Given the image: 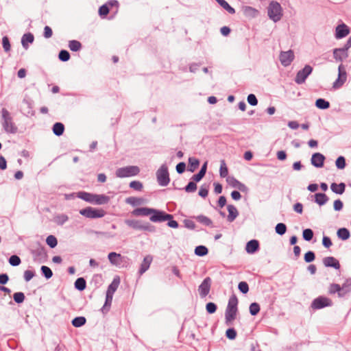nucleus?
Instances as JSON below:
<instances>
[{
    "label": "nucleus",
    "mask_w": 351,
    "mask_h": 351,
    "mask_svg": "<svg viewBox=\"0 0 351 351\" xmlns=\"http://www.w3.org/2000/svg\"><path fill=\"white\" fill-rule=\"evenodd\" d=\"M40 271H41L42 274L47 279L51 278L53 276V272H52L51 269L47 266L43 265L40 268Z\"/></svg>",
    "instance_id": "nucleus-48"
},
{
    "label": "nucleus",
    "mask_w": 351,
    "mask_h": 351,
    "mask_svg": "<svg viewBox=\"0 0 351 351\" xmlns=\"http://www.w3.org/2000/svg\"><path fill=\"white\" fill-rule=\"evenodd\" d=\"M69 47L72 51H78L82 48V44L77 40H72L69 42Z\"/></svg>",
    "instance_id": "nucleus-41"
},
{
    "label": "nucleus",
    "mask_w": 351,
    "mask_h": 351,
    "mask_svg": "<svg viewBox=\"0 0 351 351\" xmlns=\"http://www.w3.org/2000/svg\"><path fill=\"white\" fill-rule=\"evenodd\" d=\"M238 289L243 293H247L249 291V286L246 282H240L238 285Z\"/></svg>",
    "instance_id": "nucleus-58"
},
{
    "label": "nucleus",
    "mask_w": 351,
    "mask_h": 351,
    "mask_svg": "<svg viewBox=\"0 0 351 351\" xmlns=\"http://www.w3.org/2000/svg\"><path fill=\"white\" fill-rule=\"evenodd\" d=\"M324 160L325 156L322 154L315 153L311 157V164L317 168H320L324 166Z\"/></svg>",
    "instance_id": "nucleus-18"
},
{
    "label": "nucleus",
    "mask_w": 351,
    "mask_h": 351,
    "mask_svg": "<svg viewBox=\"0 0 351 351\" xmlns=\"http://www.w3.org/2000/svg\"><path fill=\"white\" fill-rule=\"evenodd\" d=\"M219 175L221 178L228 177V169L224 160L220 161Z\"/></svg>",
    "instance_id": "nucleus-40"
},
{
    "label": "nucleus",
    "mask_w": 351,
    "mask_h": 351,
    "mask_svg": "<svg viewBox=\"0 0 351 351\" xmlns=\"http://www.w3.org/2000/svg\"><path fill=\"white\" fill-rule=\"evenodd\" d=\"M244 13L246 16L255 17L258 14V10L250 6H246L243 9Z\"/></svg>",
    "instance_id": "nucleus-46"
},
{
    "label": "nucleus",
    "mask_w": 351,
    "mask_h": 351,
    "mask_svg": "<svg viewBox=\"0 0 351 351\" xmlns=\"http://www.w3.org/2000/svg\"><path fill=\"white\" fill-rule=\"evenodd\" d=\"M341 290L340 298L344 297L351 291V278H348L344 282L342 286H341Z\"/></svg>",
    "instance_id": "nucleus-31"
},
{
    "label": "nucleus",
    "mask_w": 351,
    "mask_h": 351,
    "mask_svg": "<svg viewBox=\"0 0 351 351\" xmlns=\"http://www.w3.org/2000/svg\"><path fill=\"white\" fill-rule=\"evenodd\" d=\"M110 197L106 195L101 194H93V203L97 205H102L108 203Z\"/></svg>",
    "instance_id": "nucleus-21"
},
{
    "label": "nucleus",
    "mask_w": 351,
    "mask_h": 351,
    "mask_svg": "<svg viewBox=\"0 0 351 351\" xmlns=\"http://www.w3.org/2000/svg\"><path fill=\"white\" fill-rule=\"evenodd\" d=\"M337 237L341 240L346 241L350 237V231L346 228H341L337 230Z\"/></svg>",
    "instance_id": "nucleus-33"
},
{
    "label": "nucleus",
    "mask_w": 351,
    "mask_h": 351,
    "mask_svg": "<svg viewBox=\"0 0 351 351\" xmlns=\"http://www.w3.org/2000/svg\"><path fill=\"white\" fill-rule=\"evenodd\" d=\"M211 286V279L210 277H206L200 284L198 288L199 295L202 298L206 297L210 292Z\"/></svg>",
    "instance_id": "nucleus-13"
},
{
    "label": "nucleus",
    "mask_w": 351,
    "mask_h": 351,
    "mask_svg": "<svg viewBox=\"0 0 351 351\" xmlns=\"http://www.w3.org/2000/svg\"><path fill=\"white\" fill-rule=\"evenodd\" d=\"M80 215L89 219H97L103 217L106 215V212L101 208H95L92 207H86L80 210Z\"/></svg>",
    "instance_id": "nucleus-7"
},
{
    "label": "nucleus",
    "mask_w": 351,
    "mask_h": 351,
    "mask_svg": "<svg viewBox=\"0 0 351 351\" xmlns=\"http://www.w3.org/2000/svg\"><path fill=\"white\" fill-rule=\"evenodd\" d=\"M132 215L134 216H149V220L154 223H161L167 221V226L172 228H178V223L173 219L171 214L152 208L141 207L132 210Z\"/></svg>",
    "instance_id": "nucleus-1"
},
{
    "label": "nucleus",
    "mask_w": 351,
    "mask_h": 351,
    "mask_svg": "<svg viewBox=\"0 0 351 351\" xmlns=\"http://www.w3.org/2000/svg\"><path fill=\"white\" fill-rule=\"evenodd\" d=\"M197 189V184L191 181L188 183V184L184 187V190L187 193H193L195 192Z\"/></svg>",
    "instance_id": "nucleus-57"
},
{
    "label": "nucleus",
    "mask_w": 351,
    "mask_h": 351,
    "mask_svg": "<svg viewBox=\"0 0 351 351\" xmlns=\"http://www.w3.org/2000/svg\"><path fill=\"white\" fill-rule=\"evenodd\" d=\"M323 263L324 266L327 267H333L336 269H339L340 268L339 261L332 256L325 257L323 259Z\"/></svg>",
    "instance_id": "nucleus-20"
},
{
    "label": "nucleus",
    "mask_w": 351,
    "mask_h": 351,
    "mask_svg": "<svg viewBox=\"0 0 351 351\" xmlns=\"http://www.w3.org/2000/svg\"><path fill=\"white\" fill-rule=\"evenodd\" d=\"M332 304V302L330 299L324 296H319L313 300L311 306L312 308L317 310L330 306Z\"/></svg>",
    "instance_id": "nucleus-8"
},
{
    "label": "nucleus",
    "mask_w": 351,
    "mask_h": 351,
    "mask_svg": "<svg viewBox=\"0 0 351 351\" xmlns=\"http://www.w3.org/2000/svg\"><path fill=\"white\" fill-rule=\"evenodd\" d=\"M260 311V306L256 302H253L250 306V313L252 315H256Z\"/></svg>",
    "instance_id": "nucleus-54"
},
{
    "label": "nucleus",
    "mask_w": 351,
    "mask_h": 351,
    "mask_svg": "<svg viewBox=\"0 0 351 351\" xmlns=\"http://www.w3.org/2000/svg\"><path fill=\"white\" fill-rule=\"evenodd\" d=\"M227 183L232 187L237 188L241 191H245L247 190L246 186L239 182L233 176H228L226 178Z\"/></svg>",
    "instance_id": "nucleus-16"
},
{
    "label": "nucleus",
    "mask_w": 351,
    "mask_h": 351,
    "mask_svg": "<svg viewBox=\"0 0 351 351\" xmlns=\"http://www.w3.org/2000/svg\"><path fill=\"white\" fill-rule=\"evenodd\" d=\"M315 202L317 203L319 206H323L328 202L329 200L328 197L322 193H315Z\"/></svg>",
    "instance_id": "nucleus-28"
},
{
    "label": "nucleus",
    "mask_w": 351,
    "mask_h": 351,
    "mask_svg": "<svg viewBox=\"0 0 351 351\" xmlns=\"http://www.w3.org/2000/svg\"><path fill=\"white\" fill-rule=\"evenodd\" d=\"M109 13V7L108 4L101 5L99 9V14L101 16H105Z\"/></svg>",
    "instance_id": "nucleus-64"
},
{
    "label": "nucleus",
    "mask_w": 351,
    "mask_h": 351,
    "mask_svg": "<svg viewBox=\"0 0 351 351\" xmlns=\"http://www.w3.org/2000/svg\"><path fill=\"white\" fill-rule=\"evenodd\" d=\"M224 10L230 14H234L235 10L230 6L228 3L225 0H215Z\"/></svg>",
    "instance_id": "nucleus-37"
},
{
    "label": "nucleus",
    "mask_w": 351,
    "mask_h": 351,
    "mask_svg": "<svg viewBox=\"0 0 351 351\" xmlns=\"http://www.w3.org/2000/svg\"><path fill=\"white\" fill-rule=\"evenodd\" d=\"M86 282L83 278H78L75 282V288L79 291H83L86 289Z\"/></svg>",
    "instance_id": "nucleus-42"
},
{
    "label": "nucleus",
    "mask_w": 351,
    "mask_h": 351,
    "mask_svg": "<svg viewBox=\"0 0 351 351\" xmlns=\"http://www.w3.org/2000/svg\"><path fill=\"white\" fill-rule=\"evenodd\" d=\"M31 254L33 256L34 261L39 263L45 262L47 255L45 249L43 246L32 250Z\"/></svg>",
    "instance_id": "nucleus-10"
},
{
    "label": "nucleus",
    "mask_w": 351,
    "mask_h": 351,
    "mask_svg": "<svg viewBox=\"0 0 351 351\" xmlns=\"http://www.w3.org/2000/svg\"><path fill=\"white\" fill-rule=\"evenodd\" d=\"M52 130L55 135L60 136L64 133V125L62 123L57 122L53 125Z\"/></svg>",
    "instance_id": "nucleus-32"
},
{
    "label": "nucleus",
    "mask_w": 351,
    "mask_h": 351,
    "mask_svg": "<svg viewBox=\"0 0 351 351\" xmlns=\"http://www.w3.org/2000/svg\"><path fill=\"white\" fill-rule=\"evenodd\" d=\"M1 124L4 131L8 134H16L18 128L13 121L10 112L5 108L1 111Z\"/></svg>",
    "instance_id": "nucleus-3"
},
{
    "label": "nucleus",
    "mask_w": 351,
    "mask_h": 351,
    "mask_svg": "<svg viewBox=\"0 0 351 351\" xmlns=\"http://www.w3.org/2000/svg\"><path fill=\"white\" fill-rule=\"evenodd\" d=\"M195 219L198 222H199L205 226H211L213 225L212 220L205 215H198L195 217Z\"/></svg>",
    "instance_id": "nucleus-38"
},
{
    "label": "nucleus",
    "mask_w": 351,
    "mask_h": 351,
    "mask_svg": "<svg viewBox=\"0 0 351 351\" xmlns=\"http://www.w3.org/2000/svg\"><path fill=\"white\" fill-rule=\"evenodd\" d=\"M130 187L135 191H141L143 189V186L141 182L134 180L130 183Z\"/></svg>",
    "instance_id": "nucleus-53"
},
{
    "label": "nucleus",
    "mask_w": 351,
    "mask_h": 351,
    "mask_svg": "<svg viewBox=\"0 0 351 351\" xmlns=\"http://www.w3.org/2000/svg\"><path fill=\"white\" fill-rule=\"evenodd\" d=\"M217 305L213 302H208L206 305V311L209 314H213V313H215L217 311Z\"/></svg>",
    "instance_id": "nucleus-59"
},
{
    "label": "nucleus",
    "mask_w": 351,
    "mask_h": 351,
    "mask_svg": "<svg viewBox=\"0 0 351 351\" xmlns=\"http://www.w3.org/2000/svg\"><path fill=\"white\" fill-rule=\"evenodd\" d=\"M315 106L319 109L326 110L330 107V103L324 99L319 98L316 100Z\"/></svg>",
    "instance_id": "nucleus-36"
},
{
    "label": "nucleus",
    "mask_w": 351,
    "mask_h": 351,
    "mask_svg": "<svg viewBox=\"0 0 351 351\" xmlns=\"http://www.w3.org/2000/svg\"><path fill=\"white\" fill-rule=\"evenodd\" d=\"M267 14L274 22L279 21L282 16V8L280 4L275 1H271L267 8Z\"/></svg>",
    "instance_id": "nucleus-4"
},
{
    "label": "nucleus",
    "mask_w": 351,
    "mask_h": 351,
    "mask_svg": "<svg viewBox=\"0 0 351 351\" xmlns=\"http://www.w3.org/2000/svg\"><path fill=\"white\" fill-rule=\"evenodd\" d=\"M338 71V77L332 85V87L335 89L341 87L347 80V73L343 64L339 66Z\"/></svg>",
    "instance_id": "nucleus-11"
},
{
    "label": "nucleus",
    "mask_w": 351,
    "mask_h": 351,
    "mask_svg": "<svg viewBox=\"0 0 351 351\" xmlns=\"http://www.w3.org/2000/svg\"><path fill=\"white\" fill-rule=\"evenodd\" d=\"M112 298L113 295L106 293L105 303L101 308L102 313L106 314L110 311V308L112 302Z\"/></svg>",
    "instance_id": "nucleus-30"
},
{
    "label": "nucleus",
    "mask_w": 351,
    "mask_h": 351,
    "mask_svg": "<svg viewBox=\"0 0 351 351\" xmlns=\"http://www.w3.org/2000/svg\"><path fill=\"white\" fill-rule=\"evenodd\" d=\"M25 296L23 292H16L13 295V299L17 304L23 303L25 300Z\"/></svg>",
    "instance_id": "nucleus-49"
},
{
    "label": "nucleus",
    "mask_w": 351,
    "mask_h": 351,
    "mask_svg": "<svg viewBox=\"0 0 351 351\" xmlns=\"http://www.w3.org/2000/svg\"><path fill=\"white\" fill-rule=\"evenodd\" d=\"M333 57L337 61L342 62L348 57V51L343 47L336 48L333 50Z\"/></svg>",
    "instance_id": "nucleus-19"
},
{
    "label": "nucleus",
    "mask_w": 351,
    "mask_h": 351,
    "mask_svg": "<svg viewBox=\"0 0 351 351\" xmlns=\"http://www.w3.org/2000/svg\"><path fill=\"white\" fill-rule=\"evenodd\" d=\"M140 172V169L137 166H127L124 167H121L117 169L116 171V176L117 178H128L135 176L138 175Z\"/></svg>",
    "instance_id": "nucleus-6"
},
{
    "label": "nucleus",
    "mask_w": 351,
    "mask_h": 351,
    "mask_svg": "<svg viewBox=\"0 0 351 351\" xmlns=\"http://www.w3.org/2000/svg\"><path fill=\"white\" fill-rule=\"evenodd\" d=\"M275 230L279 235H283L287 232V226L283 223H278L275 227Z\"/></svg>",
    "instance_id": "nucleus-47"
},
{
    "label": "nucleus",
    "mask_w": 351,
    "mask_h": 351,
    "mask_svg": "<svg viewBox=\"0 0 351 351\" xmlns=\"http://www.w3.org/2000/svg\"><path fill=\"white\" fill-rule=\"evenodd\" d=\"M303 239L305 241H310L313 237V232L310 228H306L302 232Z\"/></svg>",
    "instance_id": "nucleus-51"
},
{
    "label": "nucleus",
    "mask_w": 351,
    "mask_h": 351,
    "mask_svg": "<svg viewBox=\"0 0 351 351\" xmlns=\"http://www.w3.org/2000/svg\"><path fill=\"white\" fill-rule=\"evenodd\" d=\"M280 61L284 66H289L294 59V53L292 50L282 51L279 56Z\"/></svg>",
    "instance_id": "nucleus-12"
},
{
    "label": "nucleus",
    "mask_w": 351,
    "mask_h": 351,
    "mask_svg": "<svg viewBox=\"0 0 351 351\" xmlns=\"http://www.w3.org/2000/svg\"><path fill=\"white\" fill-rule=\"evenodd\" d=\"M125 202L133 206L140 205L142 203V199L135 197H129L126 198Z\"/></svg>",
    "instance_id": "nucleus-45"
},
{
    "label": "nucleus",
    "mask_w": 351,
    "mask_h": 351,
    "mask_svg": "<svg viewBox=\"0 0 351 351\" xmlns=\"http://www.w3.org/2000/svg\"><path fill=\"white\" fill-rule=\"evenodd\" d=\"M227 209L228 211V215L227 219L229 222H232L238 217L239 212H238L237 208L234 205H232V204L228 205Z\"/></svg>",
    "instance_id": "nucleus-25"
},
{
    "label": "nucleus",
    "mask_w": 351,
    "mask_h": 351,
    "mask_svg": "<svg viewBox=\"0 0 351 351\" xmlns=\"http://www.w3.org/2000/svg\"><path fill=\"white\" fill-rule=\"evenodd\" d=\"M34 40V36L32 33H27L23 34L21 38V44L24 49H27L29 48V44L32 43Z\"/></svg>",
    "instance_id": "nucleus-26"
},
{
    "label": "nucleus",
    "mask_w": 351,
    "mask_h": 351,
    "mask_svg": "<svg viewBox=\"0 0 351 351\" xmlns=\"http://www.w3.org/2000/svg\"><path fill=\"white\" fill-rule=\"evenodd\" d=\"M86 322V319L83 316L76 317L71 321L72 325L76 328L82 327Z\"/></svg>",
    "instance_id": "nucleus-35"
},
{
    "label": "nucleus",
    "mask_w": 351,
    "mask_h": 351,
    "mask_svg": "<svg viewBox=\"0 0 351 351\" xmlns=\"http://www.w3.org/2000/svg\"><path fill=\"white\" fill-rule=\"evenodd\" d=\"M315 258V253L313 251H308L304 254V261L306 263H311Z\"/></svg>",
    "instance_id": "nucleus-61"
},
{
    "label": "nucleus",
    "mask_w": 351,
    "mask_h": 351,
    "mask_svg": "<svg viewBox=\"0 0 351 351\" xmlns=\"http://www.w3.org/2000/svg\"><path fill=\"white\" fill-rule=\"evenodd\" d=\"M313 68L310 65H306L302 70H300L295 77V82L298 84L305 82L308 76L312 73Z\"/></svg>",
    "instance_id": "nucleus-9"
},
{
    "label": "nucleus",
    "mask_w": 351,
    "mask_h": 351,
    "mask_svg": "<svg viewBox=\"0 0 351 351\" xmlns=\"http://www.w3.org/2000/svg\"><path fill=\"white\" fill-rule=\"evenodd\" d=\"M199 165V160L194 157L189 158V171L193 172Z\"/></svg>",
    "instance_id": "nucleus-34"
},
{
    "label": "nucleus",
    "mask_w": 351,
    "mask_h": 351,
    "mask_svg": "<svg viewBox=\"0 0 351 351\" xmlns=\"http://www.w3.org/2000/svg\"><path fill=\"white\" fill-rule=\"evenodd\" d=\"M330 189L333 193L341 195L345 191L346 184L343 182H341L339 184L333 182L330 185Z\"/></svg>",
    "instance_id": "nucleus-27"
},
{
    "label": "nucleus",
    "mask_w": 351,
    "mask_h": 351,
    "mask_svg": "<svg viewBox=\"0 0 351 351\" xmlns=\"http://www.w3.org/2000/svg\"><path fill=\"white\" fill-rule=\"evenodd\" d=\"M76 197L88 203H93V194L85 191H80L76 193Z\"/></svg>",
    "instance_id": "nucleus-29"
},
{
    "label": "nucleus",
    "mask_w": 351,
    "mask_h": 351,
    "mask_svg": "<svg viewBox=\"0 0 351 351\" xmlns=\"http://www.w3.org/2000/svg\"><path fill=\"white\" fill-rule=\"evenodd\" d=\"M2 45L4 51L8 52L10 50V43L9 38L7 36H3L2 38Z\"/></svg>",
    "instance_id": "nucleus-60"
},
{
    "label": "nucleus",
    "mask_w": 351,
    "mask_h": 351,
    "mask_svg": "<svg viewBox=\"0 0 351 351\" xmlns=\"http://www.w3.org/2000/svg\"><path fill=\"white\" fill-rule=\"evenodd\" d=\"M110 263L115 266L120 267L124 261L125 257L116 252H110L108 256Z\"/></svg>",
    "instance_id": "nucleus-14"
},
{
    "label": "nucleus",
    "mask_w": 351,
    "mask_h": 351,
    "mask_svg": "<svg viewBox=\"0 0 351 351\" xmlns=\"http://www.w3.org/2000/svg\"><path fill=\"white\" fill-rule=\"evenodd\" d=\"M208 186L206 185H202L199 191V195L203 198L208 196Z\"/></svg>",
    "instance_id": "nucleus-63"
},
{
    "label": "nucleus",
    "mask_w": 351,
    "mask_h": 351,
    "mask_svg": "<svg viewBox=\"0 0 351 351\" xmlns=\"http://www.w3.org/2000/svg\"><path fill=\"white\" fill-rule=\"evenodd\" d=\"M259 248V243L257 240L252 239L246 244L245 250L249 254H254Z\"/></svg>",
    "instance_id": "nucleus-23"
},
{
    "label": "nucleus",
    "mask_w": 351,
    "mask_h": 351,
    "mask_svg": "<svg viewBox=\"0 0 351 351\" xmlns=\"http://www.w3.org/2000/svg\"><path fill=\"white\" fill-rule=\"evenodd\" d=\"M208 252V248L204 245L197 246L195 249V254L199 256H204Z\"/></svg>",
    "instance_id": "nucleus-44"
},
{
    "label": "nucleus",
    "mask_w": 351,
    "mask_h": 351,
    "mask_svg": "<svg viewBox=\"0 0 351 351\" xmlns=\"http://www.w3.org/2000/svg\"><path fill=\"white\" fill-rule=\"evenodd\" d=\"M335 165L337 169H343L346 167V159L343 156H339L335 162Z\"/></svg>",
    "instance_id": "nucleus-55"
},
{
    "label": "nucleus",
    "mask_w": 351,
    "mask_h": 351,
    "mask_svg": "<svg viewBox=\"0 0 351 351\" xmlns=\"http://www.w3.org/2000/svg\"><path fill=\"white\" fill-rule=\"evenodd\" d=\"M328 292L330 294L337 293L338 296L340 298V294L341 293V286L338 284L332 283L329 287Z\"/></svg>",
    "instance_id": "nucleus-43"
},
{
    "label": "nucleus",
    "mask_w": 351,
    "mask_h": 351,
    "mask_svg": "<svg viewBox=\"0 0 351 351\" xmlns=\"http://www.w3.org/2000/svg\"><path fill=\"white\" fill-rule=\"evenodd\" d=\"M68 220L69 217L65 214L58 215L54 217V221L58 226L64 225Z\"/></svg>",
    "instance_id": "nucleus-39"
},
{
    "label": "nucleus",
    "mask_w": 351,
    "mask_h": 351,
    "mask_svg": "<svg viewBox=\"0 0 351 351\" xmlns=\"http://www.w3.org/2000/svg\"><path fill=\"white\" fill-rule=\"evenodd\" d=\"M350 33L349 27L344 23L337 26L335 29V38L341 39L347 36Z\"/></svg>",
    "instance_id": "nucleus-15"
},
{
    "label": "nucleus",
    "mask_w": 351,
    "mask_h": 351,
    "mask_svg": "<svg viewBox=\"0 0 351 351\" xmlns=\"http://www.w3.org/2000/svg\"><path fill=\"white\" fill-rule=\"evenodd\" d=\"M156 178L158 184L161 186H166L169 184L170 178L168 167L163 164L156 171Z\"/></svg>",
    "instance_id": "nucleus-5"
},
{
    "label": "nucleus",
    "mask_w": 351,
    "mask_h": 351,
    "mask_svg": "<svg viewBox=\"0 0 351 351\" xmlns=\"http://www.w3.org/2000/svg\"><path fill=\"white\" fill-rule=\"evenodd\" d=\"M21 258L17 255H12L9 258V263L12 266H18L21 264Z\"/></svg>",
    "instance_id": "nucleus-56"
},
{
    "label": "nucleus",
    "mask_w": 351,
    "mask_h": 351,
    "mask_svg": "<svg viewBox=\"0 0 351 351\" xmlns=\"http://www.w3.org/2000/svg\"><path fill=\"white\" fill-rule=\"evenodd\" d=\"M226 335L229 339H234L237 337V332L233 328H228L226 332Z\"/></svg>",
    "instance_id": "nucleus-62"
},
{
    "label": "nucleus",
    "mask_w": 351,
    "mask_h": 351,
    "mask_svg": "<svg viewBox=\"0 0 351 351\" xmlns=\"http://www.w3.org/2000/svg\"><path fill=\"white\" fill-rule=\"evenodd\" d=\"M120 284V278L119 276H115L112 282L109 285L108 289L106 291V293L109 295H113L114 292L117 291V289L119 287V285Z\"/></svg>",
    "instance_id": "nucleus-22"
},
{
    "label": "nucleus",
    "mask_w": 351,
    "mask_h": 351,
    "mask_svg": "<svg viewBox=\"0 0 351 351\" xmlns=\"http://www.w3.org/2000/svg\"><path fill=\"white\" fill-rule=\"evenodd\" d=\"M238 299L235 295L230 297L228 306L225 312L226 324L230 326L232 322L236 319L237 313L238 311Z\"/></svg>",
    "instance_id": "nucleus-2"
},
{
    "label": "nucleus",
    "mask_w": 351,
    "mask_h": 351,
    "mask_svg": "<svg viewBox=\"0 0 351 351\" xmlns=\"http://www.w3.org/2000/svg\"><path fill=\"white\" fill-rule=\"evenodd\" d=\"M124 222L128 227L134 230H143V229H145V223H143L141 220L127 219Z\"/></svg>",
    "instance_id": "nucleus-17"
},
{
    "label": "nucleus",
    "mask_w": 351,
    "mask_h": 351,
    "mask_svg": "<svg viewBox=\"0 0 351 351\" xmlns=\"http://www.w3.org/2000/svg\"><path fill=\"white\" fill-rule=\"evenodd\" d=\"M70 53L68 51L62 49L58 54V58L62 62H66L70 59Z\"/></svg>",
    "instance_id": "nucleus-52"
},
{
    "label": "nucleus",
    "mask_w": 351,
    "mask_h": 351,
    "mask_svg": "<svg viewBox=\"0 0 351 351\" xmlns=\"http://www.w3.org/2000/svg\"><path fill=\"white\" fill-rule=\"evenodd\" d=\"M46 243L50 247L54 248L58 244V241L55 236L49 235L46 239Z\"/></svg>",
    "instance_id": "nucleus-50"
},
{
    "label": "nucleus",
    "mask_w": 351,
    "mask_h": 351,
    "mask_svg": "<svg viewBox=\"0 0 351 351\" xmlns=\"http://www.w3.org/2000/svg\"><path fill=\"white\" fill-rule=\"evenodd\" d=\"M152 261V256L150 255H147L144 258L138 271L140 274H143L149 268Z\"/></svg>",
    "instance_id": "nucleus-24"
}]
</instances>
